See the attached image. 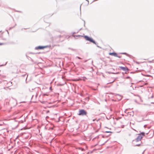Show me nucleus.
<instances>
[{"label":"nucleus","instance_id":"nucleus-1","mask_svg":"<svg viewBox=\"0 0 154 154\" xmlns=\"http://www.w3.org/2000/svg\"><path fill=\"white\" fill-rule=\"evenodd\" d=\"M84 37L86 40L92 42L94 44H95V42L93 39L92 38L86 35L84 36Z\"/></svg>","mask_w":154,"mask_h":154},{"label":"nucleus","instance_id":"nucleus-2","mask_svg":"<svg viewBox=\"0 0 154 154\" xmlns=\"http://www.w3.org/2000/svg\"><path fill=\"white\" fill-rule=\"evenodd\" d=\"M87 113V112L83 109L80 110L79 111V115H86Z\"/></svg>","mask_w":154,"mask_h":154},{"label":"nucleus","instance_id":"nucleus-3","mask_svg":"<svg viewBox=\"0 0 154 154\" xmlns=\"http://www.w3.org/2000/svg\"><path fill=\"white\" fill-rule=\"evenodd\" d=\"M109 54L110 55H112V56H114L115 57H118L119 58H121V56H118V55H117V53H109Z\"/></svg>","mask_w":154,"mask_h":154},{"label":"nucleus","instance_id":"nucleus-4","mask_svg":"<svg viewBox=\"0 0 154 154\" xmlns=\"http://www.w3.org/2000/svg\"><path fill=\"white\" fill-rule=\"evenodd\" d=\"M142 138V137L141 136V134H139L137 137V138L136 139V140L137 141H139L141 140V139Z\"/></svg>","mask_w":154,"mask_h":154},{"label":"nucleus","instance_id":"nucleus-5","mask_svg":"<svg viewBox=\"0 0 154 154\" xmlns=\"http://www.w3.org/2000/svg\"><path fill=\"white\" fill-rule=\"evenodd\" d=\"M119 68L124 71H128V69L126 67H123L122 66H119Z\"/></svg>","mask_w":154,"mask_h":154},{"label":"nucleus","instance_id":"nucleus-6","mask_svg":"<svg viewBox=\"0 0 154 154\" xmlns=\"http://www.w3.org/2000/svg\"><path fill=\"white\" fill-rule=\"evenodd\" d=\"M46 48V46H39L36 47L35 49L37 50L42 49Z\"/></svg>","mask_w":154,"mask_h":154},{"label":"nucleus","instance_id":"nucleus-7","mask_svg":"<svg viewBox=\"0 0 154 154\" xmlns=\"http://www.w3.org/2000/svg\"><path fill=\"white\" fill-rule=\"evenodd\" d=\"M3 44H4L3 43H0V45H3Z\"/></svg>","mask_w":154,"mask_h":154},{"label":"nucleus","instance_id":"nucleus-8","mask_svg":"<svg viewBox=\"0 0 154 154\" xmlns=\"http://www.w3.org/2000/svg\"><path fill=\"white\" fill-rule=\"evenodd\" d=\"M77 57L78 59H82L81 58H80V57Z\"/></svg>","mask_w":154,"mask_h":154},{"label":"nucleus","instance_id":"nucleus-9","mask_svg":"<svg viewBox=\"0 0 154 154\" xmlns=\"http://www.w3.org/2000/svg\"><path fill=\"white\" fill-rule=\"evenodd\" d=\"M140 146V144H138V145H137V146Z\"/></svg>","mask_w":154,"mask_h":154},{"label":"nucleus","instance_id":"nucleus-10","mask_svg":"<svg viewBox=\"0 0 154 154\" xmlns=\"http://www.w3.org/2000/svg\"><path fill=\"white\" fill-rule=\"evenodd\" d=\"M141 134H142L143 135H144V133H141Z\"/></svg>","mask_w":154,"mask_h":154},{"label":"nucleus","instance_id":"nucleus-11","mask_svg":"<svg viewBox=\"0 0 154 154\" xmlns=\"http://www.w3.org/2000/svg\"><path fill=\"white\" fill-rule=\"evenodd\" d=\"M95 119H94V120H93V121H94Z\"/></svg>","mask_w":154,"mask_h":154},{"label":"nucleus","instance_id":"nucleus-12","mask_svg":"<svg viewBox=\"0 0 154 154\" xmlns=\"http://www.w3.org/2000/svg\"><path fill=\"white\" fill-rule=\"evenodd\" d=\"M149 62H152H152L150 61Z\"/></svg>","mask_w":154,"mask_h":154}]
</instances>
